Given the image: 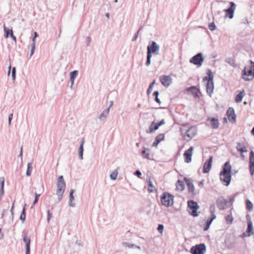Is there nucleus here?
Listing matches in <instances>:
<instances>
[{"label":"nucleus","mask_w":254,"mask_h":254,"mask_svg":"<svg viewBox=\"0 0 254 254\" xmlns=\"http://www.w3.org/2000/svg\"><path fill=\"white\" fill-rule=\"evenodd\" d=\"M209 210L211 217L206 221L205 226L203 228L204 231L208 230L213 220L216 218V215L215 214V206L214 204H212L210 205Z\"/></svg>","instance_id":"nucleus-8"},{"label":"nucleus","mask_w":254,"mask_h":254,"mask_svg":"<svg viewBox=\"0 0 254 254\" xmlns=\"http://www.w3.org/2000/svg\"><path fill=\"white\" fill-rule=\"evenodd\" d=\"M249 170L252 176L254 174V152L251 151L249 155Z\"/></svg>","instance_id":"nucleus-15"},{"label":"nucleus","mask_w":254,"mask_h":254,"mask_svg":"<svg viewBox=\"0 0 254 254\" xmlns=\"http://www.w3.org/2000/svg\"><path fill=\"white\" fill-rule=\"evenodd\" d=\"M153 96H154L155 97H156L157 96H158L159 95V92L158 91H155L153 94Z\"/></svg>","instance_id":"nucleus-61"},{"label":"nucleus","mask_w":254,"mask_h":254,"mask_svg":"<svg viewBox=\"0 0 254 254\" xmlns=\"http://www.w3.org/2000/svg\"><path fill=\"white\" fill-rule=\"evenodd\" d=\"M234 200L235 197L234 196H231L230 198V202L232 203Z\"/></svg>","instance_id":"nucleus-63"},{"label":"nucleus","mask_w":254,"mask_h":254,"mask_svg":"<svg viewBox=\"0 0 254 254\" xmlns=\"http://www.w3.org/2000/svg\"><path fill=\"white\" fill-rule=\"evenodd\" d=\"M36 38L35 37H33L32 40V44L31 46H35V43H36Z\"/></svg>","instance_id":"nucleus-57"},{"label":"nucleus","mask_w":254,"mask_h":254,"mask_svg":"<svg viewBox=\"0 0 254 254\" xmlns=\"http://www.w3.org/2000/svg\"><path fill=\"white\" fill-rule=\"evenodd\" d=\"M209 29L212 31L215 30L216 26L214 22H212L209 25Z\"/></svg>","instance_id":"nucleus-47"},{"label":"nucleus","mask_w":254,"mask_h":254,"mask_svg":"<svg viewBox=\"0 0 254 254\" xmlns=\"http://www.w3.org/2000/svg\"><path fill=\"white\" fill-rule=\"evenodd\" d=\"M155 101H156L157 103H159V104H160V103H161V101H160V99L158 98V96H157L156 97H155Z\"/></svg>","instance_id":"nucleus-62"},{"label":"nucleus","mask_w":254,"mask_h":254,"mask_svg":"<svg viewBox=\"0 0 254 254\" xmlns=\"http://www.w3.org/2000/svg\"><path fill=\"white\" fill-rule=\"evenodd\" d=\"M3 30L4 32V37L5 38H8L9 35L10 36L11 31H12V29H8L6 28L5 24H3Z\"/></svg>","instance_id":"nucleus-34"},{"label":"nucleus","mask_w":254,"mask_h":254,"mask_svg":"<svg viewBox=\"0 0 254 254\" xmlns=\"http://www.w3.org/2000/svg\"><path fill=\"white\" fill-rule=\"evenodd\" d=\"M26 204L25 203L24 207L23 208L22 213L20 216V219L22 220V221H24L25 220L26 218V214H25V207H26Z\"/></svg>","instance_id":"nucleus-36"},{"label":"nucleus","mask_w":254,"mask_h":254,"mask_svg":"<svg viewBox=\"0 0 254 254\" xmlns=\"http://www.w3.org/2000/svg\"><path fill=\"white\" fill-rule=\"evenodd\" d=\"M227 203V201L223 197L218 198L216 201L217 206L220 210L224 209Z\"/></svg>","instance_id":"nucleus-16"},{"label":"nucleus","mask_w":254,"mask_h":254,"mask_svg":"<svg viewBox=\"0 0 254 254\" xmlns=\"http://www.w3.org/2000/svg\"><path fill=\"white\" fill-rule=\"evenodd\" d=\"M123 246L125 247H127L129 248H138L140 249V247L138 246H137L134 244H131L127 242H124L122 244Z\"/></svg>","instance_id":"nucleus-32"},{"label":"nucleus","mask_w":254,"mask_h":254,"mask_svg":"<svg viewBox=\"0 0 254 254\" xmlns=\"http://www.w3.org/2000/svg\"><path fill=\"white\" fill-rule=\"evenodd\" d=\"M73 193H74V190L73 189L70 190V192H69V205L70 206L73 207L75 206V204L72 203L73 200H74V196H73Z\"/></svg>","instance_id":"nucleus-28"},{"label":"nucleus","mask_w":254,"mask_h":254,"mask_svg":"<svg viewBox=\"0 0 254 254\" xmlns=\"http://www.w3.org/2000/svg\"><path fill=\"white\" fill-rule=\"evenodd\" d=\"M12 118H13V114H10V115H9L8 116V125H10L11 124V121L12 119Z\"/></svg>","instance_id":"nucleus-51"},{"label":"nucleus","mask_w":254,"mask_h":254,"mask_svg":"<svg viewBox=\"0 0 254 254\" xmlns=\"http://www.w3.org/2000/svg\"><path fill=\"white\" fill-rule=\"evenodd\" d=\"M185 180L187 184L189 192L191 196H195L196 194V192L195 191V188L193 184V181L191 179L187 178H185Z\"/></svg>","instance_id":"nucleus-12"},{"label":"nucleus","mask_w":254,"mask_h":254,"mask_svg":"<svg viewBox=\"0 0 254 254\" xmlns=\"http://www.w3.org/2000/svg\"><path fill=\"white\" fill-rule=\"evenodd\" d=\"M91 41V39L90 37H87L85 39V43L86 44V45L87 46H89L90 45V42Z\"/></svg>","instance_id":"nucleus-48"},{"label":"nucleus","mask_w":254,"mask_h":254,"mask_svg":"<svg viewBox=\"0 0 254 254\" xmlns=\"http://www.w3.org/2000/svg\"><path fill=\"white\" fill-rule=\"evenodd\" d=\"M158 126L160 127V126L164 125L165 124V121L164 119H162L159 123H157Z\"/></svg>","instance_id":"nucleus-53"},{"label":"nucleus","mask_w":254,"mask_h":254,"mask_svg":"<svg viewBox=\"0 0 254 254\" xmlns=\"http://www.w3.org/2000/svg\"><path fill=\"white\" fill-rule=\"evenodd\" d=\"M204 180L203 179H202L201 181H200L198 183V186H199L200 187H203V185H204Z\"/></svg>","instance_id":"nucleus-56"},{"label":"nucleus","mask_w":254,"mask_h":254,"mask_svg":"<svg viewBox=\"0 0 254 254\" xmlns=\"http://www.w3.org/2000/svg\"><path fill=\"white\" fill-rule=\"evenodd\" d=\"M0 187H1L0 190V197H1L4 193V190H3L4 179L3 178H2V180L0 181Z\"/></svg>","instance_id":"nucleus-40"},{"label":"nucleus","mask_w":254,"mask_h":254,"mask_svg":"<svg viewBox=\"0 0 254 254\" xmlns=\"http://www.w3.org/2000/svg\"><path fill=\"white\" fill-rule=\"evenodd\" d=\"M32 164H33V162L32 161L31 162L28 163L27 164V171H26V175L28 177L30 176L31 174V171L32 170Z\"/></svg>","instance_id":"nucleus-33"},{"label":"nucleus","mask_w":254,"mask_h":254,"mask_svg":"<svg viewBox=\"0 0 254 254\" xmlns=\"http://www.w3.org/2000/svg\"><path fill=\"white\" fill-rule=\"evenodd\" d=\"M155 83V80H154L153 82L150 84L149 86L147 91V93L148 94H149L152 92V88L153 87Z\"/></svg>","instance_id":"nucleus-44"},{"label":"nucleus","mask_w":254,"mask_h":254,"mask_svg":"<svg viewBox=\"0 0 254 254\" xmlns=\"http://www.w3.org/2000/svg\"><path fill=\"white\" fill-rule=\"evenodd\" d=\"M188 207L191 210V214L194 216H197L198 215L197 210L199 208V206L196 202L192 200H189L188 201Z\"/></svg>","instance_id":"nucleus-11"},{"label":"nucleus","mask_w":254,"mask_h":254,"mask_svg":"<svg viewBox=\"0 0 254 254\" xmlns=\"http://www.w3.org/2000/svg\"><path fill=\"white\" fill-rule=\"evenodd\" d=\"M139 32V30H138L136 32V33L135 34V35H134V36H133V37L132 38V40L133 41H134L137 39V38L138 37V35Z\"/></svg>","instance_id":"nucleus-54"},{"label":"nucleus","mask_w":254,"mask_h":254,"mask_svg":"<svg viewBox=\"0 0 254 254\" xmlns=\"http://www.w3.org/2000/svg\"><path fill=\"white\" fill-rule=\"evenodd\" d=\"M161 201L162 205L169 207L174 203V196L170 193L164 192L161 196Z\"/></svg>","instance_id":"nucleus-7"},{"label":"nucleus","mask_w":254,"mask_h":254,"mask_svg":"<svg viewBox=\"0 0 254 254\" xmlns=\"http://www.w3.org/2000/svg\"><path fill=\"white\" fill-rule=\"evenodd\" d=\"M245 95V91L243 90L241 91L239 94H238L235 98V102L236 103H240L242 101L243 98Z\"/></svg>","instance_id":"nucleus-27"},{"label":"nucleus","mask_w":254,"mask_h":254,"mask_svg":"<svg viewBox=\"0 0 254 254\" xmlns=\"http://www.w3.org/2000/svg\"><path fill=\"white\" fill-rule=\"evenodd\" d=\"M70 87L71 88V89H72L73 85H74V80H72L70 79Z\"/></svg>","instance_id":"nucleus-59"},{"label":"nucleus","mask_w":254,"mask_h":254,"mask_svg":"<svg viewBox=\"0 0 254 254\" xmlns=\"http://www.w3.org/2000/svg\"><path fill=\"white\" fill-rule=\"evenodd\" d=\"M11 76H12V80L13 81H15V77H16V73H11Z\"/></svg>","instance_id":"nucleus-60"},{"label":"nucleus","mask_w":254,"mask_h":254,"mask_svg":"<svg viewBox=\"0 0 254 254\" xmlns=\"http://www.w3.org/2000/svg\"><path fill=\"white\" fill-rule=\"evenodd\" d=\"M204 61V58L201 53H198L195 56L192 57L190 60V63L194 65H197V67L201 66L202 63Z\"/></svg>","instance_id":"nucleus-10"},{"label":"nucleus","mask_w":254,"mask_h":254,"mask_svg":"<svg viewBox=\"0 0 254 254\" xmlns=\"http://www.w3.org/2000/svg\"><path fill=\"white\" fill-rule=\"evenodd\" d=\"M193 149V148L191 146L186 150L184 154V156L185 158V162L187 163H189L191 161V157L192 155V151Z\"/></svg>","instance_id":"nucleus-17"},{"label":"nucleus","mask_w":254,"mask_h":254,"mask_svg":"<svg viewBox=\"0 0 254 254\" xmlns=\"http://www.w3.org/2000/svg\"><path fill=\"white\" fill-rule=\"evenodd\" d=\"M185 127V126H184L181 128V131L184 136V139L189 141L197 134V129L194 126H191L188 129H186Z\"/></svg>","instance_id":"nucleus-5"},{"label":"nucleus","mask_w":254,"mask_h":254,"mask_svg":"<svg viewBox=\"0 0 254 254\" xmlns=\"http://www.w3.org/2000/svg\"><path fill=\"white\" fill-rule=\"evenodd\" d=\"M251 133H252V134L254 135V127L251 130Z\"/></svg>","instance_id":"nucleus-64"},{"label":"nucleus","mask_w":254,"mask_h":254,"mask_svg":"<svg viewBox=\"0 0 254 254\" xmlns=\"http://www.w3.org/2000/svg\"><path fill=\"white\" fill-rule=\"evenodd\" d=\"M141 154L144 158L149 159L150 155L149 149L143 147V150L141 152Z\"/></svg>","instance_id":"nucleus-26"},{"label":"nucleus","mask_w":254,"mask_h":254,"mask_svg":"<svg viewBox=\"0 0 254 254\" xmlns=\"http://www.w3.org/2000/svg\"><path fill=\"white\" fill-rule=\"evenodd\" d=\"M213 157L210 156L209 159L204 163L203 167V173H208L212 166Z\"/></svg>","instance_id":"nucleus-18"},{"label":"nucleus","mask_w":254,"mask_h":254,"mask_svg":"<svg viewBox=\"0 0 254 254\" xmlns=\"http://www.w3.org/2000/svg\"><path fill=\"white\" fill-rule=\"evenodd\" d=\"M160 46L155 41H150L147 47V60L145 63L146 66H149L151 63V59L153 55H158L159 53Z\"/></svg>","instance_id":"nucleus-1"},{"label":"nucleus","mask_w":254,"mask_h":254,"mask_svg":"<svg viewBox=\"0 0 254 254\" xmlns=\"http://www.w3.org/2000/svg\"><path fill=\"white\" fill-rule=\"evenodd\" d=\"M207 76L203 78L204 82H206V92L208 95L211 97L213 92L214 83L213 81V75L211 70L209 69L207 72Z\"/></svg>","instance_id":"nucleus-4"},{"label":"nucleus","mask_w":254,"mask_h":254,"mask_svg":"<svg viewBox=\"0 0 254 254\" xmlns=\"http://www.w3.org/2000/svg\"><path fill=\"white\" fill-rule=\"evenodd\" d=\"M206 252V246L204 244H199L192 246L190 250L192 254H204Z\"/></svg>","instance_id":"nucleus-9"},{"label":"nucleus","mask_w":254,"mask_h":254,"mask_svg":"<svg viewBox=\"0 0 254 254\" xmlns=\"http://www.w3.org/2000/svg\"><path fill=\"white\" fill-rule=\"evenodd\" d=\"M78 73V71L75 70L70 72L69 73V76H70V79L71 80H75V79L77 76Z\"/></svg>","instance_id":"nucleus-31"},{"label":"nucleus","mask_w":254,"mask_h":254,"mask_svg":"<svg viewBox=\"0 0 254 254\" xmlns=\"http://www.w3.org/2000/svg\"><path fill=\"white\" fill-rule=\"evenodd\" d=\"M160 81L165 87H168L172 83V78L169 75H162L160 77Z\"/></svg>","instance_id":"nucleus-14"},{"label":"nucleus","mask_w":254,"mask_h":254,"mask_svg":"<svg viewBox=\"0 0 254 254\" xmlns=\"http://www.w3.org/2000/svg\"><path fill=\"white\" fill-rule=\"evenodd\" d=\"M177 188L181 190H183L184 189V186L182 182L179 180L177 182Z\"/></svg>","instance_id":"nucleus-41"},{"label":"nucleus","mask_w":254,"mask_h":254,"mask_svg":"<svg viewBox=\"0 0 254 254\" xmlns=\"http://www.w3.org/2000/svg\"><path fill=\"white\" fill-rule=\"evenodd\" d=\"M253 227L252 223L251 222H250L248 223V227H247V232L249 234L247 236H251V234L250 233H251L253 231Z\"/></svg>","instance_id":"nucleus-37"},{"label":"nucleus","mask_w":254,"mask_h":254,"mask_svg":"<svg viewBox=\"0 0 254 254\" xmlns=\"http://www.w3.org/2000/svg\"><path fill=\"white\" fill-rule=\"evenodd\" d=\"M23 241L26 244V254H30V239L26 235L23 237Z\"/></svg>","instance_id":"nucleus-22"},{"label":"nucleus","mask_w":254,"mask_h":254,"mask_svg":"<svg viewBox=\"0 0 254 254\" xmlns=\"http://www.w3.org/2000/svg\"><path fill=\"white\" fill-rule=\"evenodd\" d=\"M207 124L214 129L217 128L219 126L218 120L214 118L208 119L207 120Z\"/></svg>","instance_id":"nucleus-19"},{"label":"nucleus","mask_w":254,"mask_h":254,"mask_svg":"<svg viewBox=\"0 0 254 254\" xmlns=\"http://www.w3.org/2000/svg\"><path fill=\"white\" fill-rule=\"evenodd\" d=\"M10 36L11 37V38L16 43V37L13 35L12 31H11V33H10Z\"/></svg>","instance_id":"nucleus-55"},{"label":"nucleus","mask_w":254,"mask_h":254,"mask_svg":"<svg viewBox=\"0 0 254 254\" xmlns=\"http://www.w3.org/2000/svg\"><path fill=\"white\" fill-rule=\"evenodd\" d=\"M134 174L137 176V177H140V176L141 175V173L139 170H136L134 173Z\"/></svg>","instance_id":"nucleus-52"},{"label":"nucleus","mask_w":254,"mask_h":254,"mask_svg":"<svg viewBox=\"0 0 254 254\" xmlns=\"http://www.w3.org/2000/svg\"><path fill=\"white\" fill-rule=\"evenodd\" d=\"M40 195L41 194L35 192V196L33 202V205H35L37 203L39 199V197L40 196Z\"/></svg>","instance_id":"nucleus-45"},{"label":"nucleus","mask_w":254,"mask_h":254,"mask_svg":"<svg viewBox=\"0 0 254 254\" xmlns=\"http://www.w3.org/2000/svg\"><path fill=\"white\" fill-rule=\"evenodd\" d=\"M83 146L82 144H80V146L78 149L79 157L81 160L83 159Z\"/></svg>","instance_id":"nucleus-39"},{"label":"nucleus","mask_w":254,"mask_h":254,"mask_svg":"<svg viewBox=\"0 0 254 254\" xmlns=\"http://www.w3.org/2000/svg\"><path fill=\"white\" fill-rule=\"evenodd\" d=\"M187 90L191 92L195 97H198V92L195 86H191L187 89Z\"/></svg>","instance_id":"nucleus-30"},{"label":"nucleus","mask_w":254,"mask_h":254,"mask_svg":"<svg viewBox=\"0 0 254 254\" xmlns=\"http://www.w3.org/2000/svg\"><path fill=\"white\" fill-rule=\"evenodd\" d=\"M225 62L232 66L234 67L235 66V61L231 58L226 59Z\"/></svg>","instance_id":"nucleus-38"},{"label":"nucleus","mask_w":254,"mask_h":254,"mask_svg":"<svg viewBox=\"0 0 254 254\" xmlns=\"http://www.w3.org/2000/svg\"><path fill=\"white\" fill-rule=\"evenodd\" d=\"M31 48L30 54V57L33 55V54L34 53V50L35 49V46H31Z\"/></svg>","instance_id":"nucleus-50"},{"label":"nucleus","mask_w":254,"mask_h":254,"mask_svg":"<svg viewBox=\"0 0 254 254\" xmlns=\"http://www.w3.org/2000/svg\"><path fill=\"white\" fill-rule=\"evenodd\" d=\"M109 108H107L103 110L98 116V118L100 121H104L107 118L109 113Z\"/></svg>","instance_id":"nucleus-23"},{"label":"nucleus","mask_w":254,"mask_h":254,"mask_svg":"<svg viewBox=\"0 0 254 254\" xmlns=\"http://www.w3.org/2000/svg\"><path fill=\"white\" fill-rule=\"evenodd\" d=\"M147 182L148 184V191L151 192H154L155 190H156V189L153 186L152 183L151 181V179L149 178L148 179H147Z\"/></svg>","instance_id":"nucleus-29"},{"label":"nucleus","mask_w":254,"mask_h":254,"mask_svg":"<svg viewBox=\"0 0 254 254\" xmlns=\"http://www.w3.org/2000/svg\"><path fill=\"white\" fill-rule=\"evenodd\" d=\"M230 6L227 9L225 10V17H228L230 19H232L234 17V13L236 8V5L234 2H231L230 3Z\"/></svg>","instance_id":"nucleus-13"},{"label":"nucleus","mask_w":254,"mask_h":254,"mask_svg":"<svg viewBox=\"0 0 254 254\" xmlns=\"http://www.w3.org/2000/svg\"><path fill=\"white\" fill-rule=\"evenodd\" d=\"M231 166L229 161L226 162L223 166V170L220 173V180L228 186L231 180Z\"/></svg>","instance_id":"nucleus-2"},{"label":"nucleus","mask_w":254,"mask_h":254,"mask_svg":"<svg viewBox=\"0 0 254 254\" xmlns=\"http://www.w3.org/2000/svg\"><path fill=\"white\" fill-rule=\"evenodd\" d=\"M165 135L163 133H160L158 135L155 139V141L153 142L152 144V146L156 147L158 144L162 141L164 139Z\"/></svg>","instance_id":"nucleus-25"},{"label":"nucleus","mask_w":254,"mask_h":254,"mask_svg":"<svg viewBox=\"0 0 254 254\" xmlns=\"http://www.w3.org/2000/svg\"><path fill=\"white\" fill-rule=\"evenodd\" d=\"M19 157L21 158V161H22V147H21L20 150V153L19 155Z\"/></svg>","instance_id":"nucleus-58"},{"label":"nucleus","mask_w":254,"mask_h":254,"mask_svg":"<svg viewBox=\"0 0 254 254\" xmlns=\"http://www.w3.org/2000/svg\"><path fill=\"white\" fill-rule=\"evenodd\" d=\"M118 172L117 171L113 172L110 176V178L112 180H115L117 178Z\"/></svg>","instance_id":"nucleus-42"},{"label":"nucleus","mask_w":254,"mask_h":254,"mask_svg":"<svg viewBox=\"0 0 254 254\" xmlns=\"http://www.w3.org/2000/svg\"><path fill=\"white\" fill-rule=\"evenodd\" d=\"M251 64L246 65L243 71L242 78L245 81L252 80L254 78V62L250 61Z\"/></svg>","instance_id":"nucleus-3"},{"label":"nucleus","mask_w":254,"mask_h":254,"mask_svg":"<svg viewBox=\"0 0 254 254\" xmlns=\"http://www.w3.org/2000/svg\"><path fill=\"white\" fill-rule=\"evenodd\" d=\"M47 221L48 223H50L51 219L52 218V213L50 212L49 210H47Z\"/></svg>","instance_id":"nucleus-46"},{"label":"nucleus","mask_w":254,"mask_h":254,"mask_svg":"<svg viewBox=\"0 0 254 254\" xmlns=\"http://www.w3.org/2000/svg\"><path fill=\"white\" fill-rule=\"evenodd\" d=\"M236 148L238 152L240 153H247L248 150L244 142H238Z\"/></svg>","instance_id":"nucleus-20"},{"label":"nucleus","mask_w":254,"mask_h":254,"mask_svg":"<svg viewBox=\"0 0 254 254\" xmlns=\"http://www.w3.org/2000/svg\"><path fill=\"white\" fill-rule=\"evenodd\" d=\"M164 229V226L162 224H159L158 226L157 229L159 232L161 233H162L163 230Z\"/></svg>","instance_id":"nucleus-49"},{"label":"nucleus","mask_w":254,"mask_h":254,"mask_svg":"<svg viewBox=\"0 0 254 254\" xmlns=\"http://www.w3.org/2000/svg\"><path fill=\"white\" fill-rule=\"evenodd\" d=\"M159 127L158 126L157 123H155V122H152L150 126L149 129L146 130V132L149 134L152 133L155 130H157Z\"/></svg>","instance_id":"nucleus-24"},{"label":"nucleus","mask_w":254,"mask_h":254,"mask_svg":"<svg viewBox=\"0 0 254 254\" xmlns=\"http://www.w3.org/2000/svg\"><path fill=\"white\" fill-rule=\"evenodd\" d=\"M247 208L249 211H252L253 209V204L252 202L249 199L246 200Z\"/></svg>","instance_id":"nucleus-35"},{"label":"nucleus","mask_w":254,"mask_h":254,"mask_svg":"<svg viewBox=\"0 0 254 254\" xmlns=\"http://www.w3.org/2000/svg\"><path fill=\"white\" fill-rule=\"evenodd\" d=\"M226 221L227 223L231 224L233 221V217L231 214H229L226 217Z\"/></svg>","instance_id":"nucleus-43"},{"label":"nucleus","mask_w":254,"mask_h":254,"mask_svg":"<svg viewBox=\"0 0 254 254\" xmlns=\"http://www.w3.org/2000/svg\"><path fill=\"white\" fill-rule=\"evenodd\" d=\"M227 115L229 121L231 122L234 121L236 122V115L235 114L234 110L233 108L230 107L228 108Z\"/></svg>","instance_id":"nucleus-21"},{"label":"nucleus","mask_w":254,"mask_h":254,"mask_svg":"<svg viewBox=\"0 0 254 254\" xmlns=\"http://www.w3.org/2000/svg\"><path fill=\"white\" fill-rule=\"evenodd\" d=\"M65 189V183L63 176H60L58 179L57 189L56 194L58 195V200L61 201L63 198V195Z\"/></svg>","instance_id":"nucleus-6"}]
</instances>
